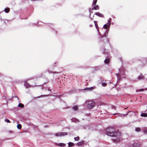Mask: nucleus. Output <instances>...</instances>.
Listing matches in <instances>:
<instances>
[{
    "instance_id": "obj_8",
    "label": "nucleus",
    "mask_w": 147,
    "mask_h": 147,
    "mask_svg": "<svg viewBox=\"0 0 147 147\" xmlns=\"http://www.w3.org/2000/svg\"><path fill=\"white\" fill-rule=\"evenodd\" d=\"M4 11L5 13H8L10 11V9L8 7L4 9Z\"/></svg>"
},
{
    "instance_id": "obj_11",
    "label": "nucleus",
    "mask_w": 147,
    "mask_h": 147,
    "mask_svg": "<svg viewBox=\"0 0 147 147\" xmlns=\"http://www.w3.org/2000/svg\"><path fill=\"white\" fill-rule=\"evenodd\" d=\"M140 144L137 143H134L133 144V146L134 147H140Z\"/></svg>"
},
{
    "instance_id": "obj_10",
    "label": "nucleus",
    "mask_w": 147,
    "mask_h": 147,
    "mask_svg": "<svg viewBox=\"0 0 147 147\" xmlns=\"http://www.w3.org/2000/svg\"><path fill=\"white\" fill-rule=\"evenodd\" d=\"M84 143V141H82L79 142H78L77 143V144L78 146H81Z\"/></svg>"
},
{
    "instance_id": "obj_2",
    "label": "nucleus",
    "mask_w": 147,
    "mask_h": 147,
    "mask_svg": "<svg viewBox=\"0 0 147 147\" xmlns=\"http://www.w3.org/2000/svg\"><path fill=\"white\" fill-rule=\"evenodd\" d=\"M95 102L92 101L91 103H90L87 105V107L89 109H92L95 106Z\"/></svg>"
},
{
    "instance_id": "obj_4",
    "label": "nucleus",
    "mask_w": 147,
    "mask_h": 147,
    "mask_svg": "<svg viewBox=\"0 0 147 147\" xmlns=\"http://www.w3.org/2000/svg\"><path fill=\"white\" fill-rule=\"evenodd\" d=\"M67 133L66 132H59L55 134V135L56 136H61L66 135Z\"/></svg>"
},
{
    "instance_id": "obj_20",
    "label": "nucleus",
    "mask_w": 147,
    "mask_h": 147,
    "mask_svg": "<svg viewBox=\"0 0 147 147\" xmlns=\"http://www.w3.org/2000/svg\"><path fill=\"white\" fill-rule=\"evenodd\" d=\"M97 2V0H94L92 3V5H95L96 4V2Z\"/></svg>"
},
{
    "instance_id": "obj_24",
    "label": "nucleus",
    "mask_w": 147,
    "mask_h": 147,
    "mask_svg": "<svg viewBox=\"0 0 147 147\" xmlns=\"http://www.w3.org/2000/svg\"><path fill=\"white\" fill-rule=\"evenodd\" d=\"M24 85L27 88H28V86H29V85L28 83H25Z\"/></svg>"
},
{
    "instance_id": "obj_28",
    "label": "nucleus",
    "mask_w": 147,
    "mask_h": 147,
    "mask_svg": "<svg viewBox=\"0 0 147 147\" xmlns=\"http://www.w3.org/2000/svg\"><path fill=\"white\" fill-rule=\"evenodd\" d=\"M119 59L121 61H122V59L121 58H119Z\"/></svg>"
},
{
    "instance_id": "obj_25",
    "label": "nucleus",
    "mask_w": 147,
    "mask_h": 147,
    "mask_svg": "<svg viewBox=\"0 0 147 147\" xmlns=\"http://www.w3.org/2000/svg\"><path fill=\"white\" fill-rule=\"evenodd\" d=\"M102 86L105 87V86H106L107 85V84L105 83H102Z\"/></svg>"
},
{
    "instance_id": "obj_6",
    "label": "nucleus",
    "mask_w": 147,
    "mask_h": 147,
    "mask_svg": "<svg viewBox=\"0 0 147 147\" xmlns=\"http://www.w3.org/2000/svg\"><path fill=\"white\" fill-rule=\"evenodd\" d=\"M110 62V59L108 58H106L104 61V62L106 64H108Z\"/></svg>"
},
{
    "instance_id": "obj_5",
    "label": "nucleus",
    "mask_w": 147,
    "mask_h": 147,
    "mask_svg": "<svg viewBox=\"0 0 147 147\" xmlns=\"http://www.w3.org/2000/svg\"><path fill=\"white\" fill-rule=\"evenodd\" d=\"M95 14L100 17L104 18L103 15L100 13L96 12L95 13Z\"/></svg>"
},
{
    "instance_id": "obj_27",
    "label": "nucleus",
    "mask_w": 147,
    "mask_h": 147,
    "mask_svg": "<svg viewBox=\"0 0 147 147\" xmlns=\"http://www.w3.org/2000/svg\"><path fill=\"white\" fill-rule=\"evenodd\" d=\"M144 133H147V129H145L144 130Z\"/></svg>"
},
{
    "instance_id": "obj_23",
    "label": "nucleus",
    "mask_w": 147,
    "mask_h": 147,
    "mask_svg": "<svg viewBox=\"0 0 147 147\" xmlns=\"http://www.w3.org/2000/svg\"><path fill=\"white\" fill-rule=\"evenodd\" d=\"M74 139L75 141H78L79 140V137H77L74 138Z\"/></svg>"
},
{
    "instance_id": "obj_9",
    "label": "nucleus",
    "mask_w": 147,
    "mask_h": 147,
    "mask_svg": "<svg viewBox=\"0 0 147 147\" xmlns=\"http://www.w3.org/2000/svg\"><path fill=\"white\" fill-rule=\"evenodd\" d=\"M93 89V87H91L90 88H87L85 89V90H87L88 91L92 90Z\"/></svg>"
},
{
    "instance_id": "obj_14",
    "label": "nucleus",
    "mask_w": 147,
    "mask_h": 147,
    "mask_svg": "<svg viewBox=\"0 0 147 147\" xmlns=\"http://www.w3.org/2000/svg\"><path fill=\"white\" fill-rule=\"evenodd\" d=\"M68 144V146L69 147H72V146H74V144L73 143L71 142H70Z\"/></svg>"
},
{
    "instance_id": "obj_12",
    "label": "nucleus",
    "mask_w": 147,
    "mask_h": 147,
    "mask_svg": "<svg viewBox=\"0 0 147 147\" xmlns=\"http://www.w3.org/2000/svg\"><path fill=\"white\" fill-rule=\"evenodd\" d=\"M141 116L142 117H147V114L146 113H142L141 114Z\"/></svg>"
},
{
    "instance_id": "obj_19",
    "label": "nucleus",
    "mask_w": 147,
    "mask_h": 147,
    "mask_svg": "<svg viewBox=\"0 0 147 147\" xmlns=\"http://www.w3.org/2000/svg\"><path fill=\"white\" fill-rule=\"evenodd\" d=\"M18 106L22 108L24 107V105L22 103H20L19 104Z\"/></svg>"
},
{
    "instance_id": "obj_21",
    "label": "nucleus",
    "mask_w": 147,
    "mask_h": 147,
    "mask_svg": "<svg viewBox=\"0 0 147 147\" xmlns=\"http://www.w3.org/2000/svg\"><path fill=\"white\" fill-rule=\"evenodd\" d=\"M103 28L105 29H107L108 28V26L107 24H105L103 26Z\"/></svg>"
},
{
    "instance_id": "obj_13",
    "label": "nucleus",
    "mask_w": 147,
    "mask_h": 147,
    "mask_svg": "<svg viewBox=\"0 0 147 147\" xmlns=\"http://www.w3.org/2000/svg\"><path fill=\"white\" fill-rule=\"evenodd\" d=\"M58 146L61 147H64L65 146V144L61 143L58 144Z\"/></svg>"
},
{
    "instance_id": "obj_29",
    "label": "nucleus",
    "mask_w": 147,
    "mask_h": 147,
    "mask_svg": "<svg viewBox=\"0 0 147 147\" xmlns=\"http://www.w3.org/2000/svg\"><path fill=\"white\" fill-rule=\"evenodd\" d=\"M144 90V89H140V91H143Z\"/></svg>"
},
{
    "instance_id": "obj_7",
    "label": "nucleus",
    "mask_w": 147,
    "mask_h": 147,
    "mask_svg": "<svg viewBox=\"0 0 147 147\" xmlns=\"http://www.w3.org/2000/svg\"><path fill=\"white\" fill-rule=\"evenodd\" d=\"M113 142H117L120 141V139L119 138H115L113 139Z\"/></svg>"
},
{
    "instance_id": "obj_26",
    "label": "nucleus",
    "mask_w": 147,
    "mask_h": 147,
    "mask_svg": "<svg viewBox=\"0 0 147 147\" xmlns=\"http://www.w3.org/2000/svg\"><path fill=\"white\" fill-rule=\"evenodd\" d=\"M6 121L7 123H10V121H9V119H7L6 120Z\"/></svg>"
},
{
    "instance_id": "obj_15",
    "label": "nucleus",
    "mask_w": 147,
    "mask_h": 147,
    "mask_svg": "<svg viewBox=\"0 0 147 147\" xmlns=\"http://www.w3.org/2000/svg\"><path fill=\"white\" fill-rule=\"evenodd\" d=\"M94 23L95 26L96 27V28L98 29V26L97 23V22L96 21H94Z\"/></svg>"
},
{
    "instance_id": "obj_30",
    "label": "nucleus",
    "mask_w": 147,
    "mask_h": 147,
    "mask_svg": "<svg viewBox=\"0 0 147 147\" xmlns=\"http://www.w3.org/2000/svg\"><path fill=\"white\" fill-rule=\"evenodd\" d=\"M89 102V101H87V102Z\"/></svg>"
},
{
    "instance_id": "obj_16",
    "label": "nucleus",
    "mask_w": 147,
    "mask_h": 147,
    "mask_svg": "<svg viewBox=\"0 0 147 147\" xmlns=\"http://www.w3.org/2000/svg\"><path fill=\"white\" fill-rule=\"evenodd\" d=\"M78 107L77 106H74L73 107V109L75 111H76L78 110Z\"/></svg>"
},
{
    "instance_id": "obj_22",
    "label": "nucleus",
    "mask_w": 147,
    "mask_h": 147,
    "mask_svg": "<svg viewBox=\"0 0 147 147\" xmlns=\"http://www.w3.org/2000/svg\"><path fill=\"white\" fill-rule=\"evenodd\" d=\"M140 129L139 127H137L136 129V131L137 132H139L140 131Z\"/></svg>"
},
{
    "instance_id": "obj_18",
    "label": "nucleus",
    "mask_w": 147,
    "mask_h": 147,
    "mask_svg": "<svg viewBox=\"0 0 147 147\" xmlns=\"http://www.w3.org/2000/svg\"><path fill=\"white\" fill-rule=\"evenodd\" d=\"M17 127L18 129H20L22 128V125L20 124H18L17 125Z\"/></svg>"
},
{
    "instance_id": "obj_3",
    "label": "nucleus",
    "mask_w": 147,
    "mask_h": 147,
    "mask_svg": "<svg viewBox=\"0 0 147 147\" xmlns=\"http://www.w3.org/2000/svg\"><path fill=\"white\" fill-rule=\"evenodd\" d=\"M99 9V6L97 5H95L94 6V7L92 8H90L89 9V11L90 12V15L91 13H92V11L94 9L96 10H98Z\"/></svg>"
},
{
    "instance_id": "obj_1",
    "label": "nucleus",
    "mask_w": 147,
    "mask_h": 147,
    "mask_svg": "<svg viewBox=\"0 0 147 147\" xmlns=\"http://www.w3.org/2000/svg\"><path fill=\"white\" fill-rule=\"evenodd\" d=\"M107 134L108 136H111L119 137L120 136L119 133L115 132L114 128L112 127H109L107 129Z\"/></svg>"
},
{
    "instance_id": "obj_17",
    "label": "nucleus",
    "mask_w": 147,
    "mask_h": 147,
    "mask_svg": "<svg viewBox=\"0 0 147 147\" xmlns=\"http://www.w3.org/2000/svg\"><path fill=\"white\" fill-rule=\"evenodd\" d=\"M144 78V77L142 75L139 76L138 77V79L139 80L143 79Z\"/></svg>"
},
{
    "instance_id": "obj_31",
    "label": "nucleus",
    "mask_w": 147,
    "mask_h": 147,
    "mask_svg": "<svg viewBox=\"0 0 147 147\" xmlns=\"http://www.w3.org/2000/svg\"><path fill=\"white\" fill-rule=\"evenodd\" d=\"M126 108H125L124 109H125Z\"/></svg>"
}]
</instances>
